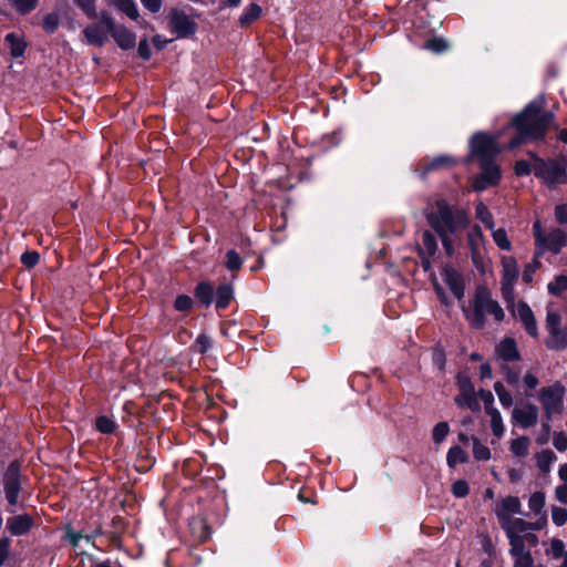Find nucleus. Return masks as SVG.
<instances>
[{
	"mask_svg": "<svg viewBox=\"0 0 567 567\" xmlns=\"http://www.w3.org/2000/svg\"><path fill=\"white\" fill-rule=\"evenodd\" d=\"M544 105L545 99L539 95L511 121V125L515 127L518 136L509 142V148H515L524 141H538L545 136L553 124L554 115L544 111Z\"/></svg>",
	"mask_w": 567,
	"mask_h": 567,
	"instance_id": "f257e3e1",
	"label": "nucleus"
},
{
	"mask_svg": "<svg viewBox=\"0 0 567 567\" xmlns=\"http://www.w3.org/2000/svg\"><path fill=\"white\" fill-rule=\"evenodd\" d=\"M429 225L439 234L449 254L452 252L450 235L465 228L468 216L463 209H452L444 199H436L426 214Z\"/></svg>",
	"mask_w": 567,
	"mask_h": 567,
	"instance_id": "f03ea898",
	"label": "nucleus"
},
{
	"mask_svg": "<svg viewBox=\"0 0 567 567\" xmlns=\"http://www.w3.org/2000/svg\"><path fill=\"white\" fill-rule=\"evenodd\" d=\"M466 319L474 328L484 326L485 316L491 315L496 321H502L505 313L498 302L492 298L491 291L484 287H477L473 303V310L463 309Z\"/></svg>",
	"mask_w": 567,
	"mask_h": 567,
	"instance_id": "7ed1b4c3",
	"label": "nucleus"
},
{
	"mask_svg": "<svg viewBox=\"0 0 567 567\" xmlns=\"http://www.w3.org/2000/svg\"><path fill=\"white\" fill-rule=\"evenodd\" d=\"M567 161L550 159L545 162L539 157H534V174L540 178L547 186L554 187L567 183Z\"/></svg>",
	"mask_w": 567,
	"mask_h": 567,
	"instance_id": "20e7f679",
	"label": "nucleus"
},
{
	"mask_svg": "<svg viewBox=\"0 0 567 567\" xmlns=\"http://www.w3.org/2000/svg\"><path fill=\"white\" fill-rule=\"evenodd\" d=\"M533 231L537 245L536 257H539L546 250L558 254L567 245V235L564 230L554 228L545 234L539 220L534 223Z\"/></svg>",
	"mask_w": 567,
	"mask_h": 567,
	"instance_id": "39448f33",
	"label": "nucleus"
},
{
	"mask_svg": "<svg viewBox=\"0 0 567 567\" xmlns=\"http://www.w3.org/2000/svg\"><path fill=\"white\" fill-rule=\"evenodd\" d=\"M497 137L485 133H476L470 140V156L467 161L477 158L480 163L494 162L499 153Z\"/></svg>",
	"mask_w": 567,
	"mask_h": 567,
	"instance_id": "423d86ee",
	"label": "nucleus"
},
{
	"mask_svg": "<svg viewBox=\"0 0 567 567\" xmlns=\"http://www.w3.org/2000/svg\"><path fill=\"white\" fill-rule=\"evenodd\" d=\"M547 525V516L538 518L536 523H528L523 518H511L503 523L502 528L505 530L508 538L509 548H517L525 546V540L522 534L528 530L542 529Z\"/></svg>",
	"mask_w": 567,
	"mask_h": 567,
	"instance_id": "0eeeda50",
	"label": "nucleus"
},
{
	"mask_svg": "<svg viewBox=\"0 0 567 567\" xmlns=\"http://www.w3.org/2000/svg\"><path fill=\"white\" fill-rule=\"evenodd\" d=\"M96 18L99 21L87 24L82 34L86 44L103 47L114 29V20L106 11L100 12Z\"/></svg>",
	"mask_w": 567,
	"mask_h": 567,
	"instance_id": "6e6552de",
	"label": "nucleus"
},
{
	"mask_svg": "<svg viewBox=\"0 0 567 567\" xmlns=\"http://www.w3.org/2000/svg\"><path fill=\"white\" fill-rule=\"evenodd\" d=\"M564 398L565 388L560 383H554L540 389L538 392V400L547 421H550L554 415L563 412Z\"/></svg>",
	"mask_w": 567,
	"mask_h": 567,
	"instance_id": "1a4fd4ad",
	"label": "nucleus"
},
{
	"mask_svg": "<svg viewBox=\"0 0 567 567\" xmlns=\"http://www.w3.org/2000/svg\"><path fill=\"white\" fill-rule=\"evenodd\" d=\"M505 380L508 385L516 389V391L525 398L534 396V391L539 385V379L533 371H526L520 380V374L518 371L506 369Z\"/></svg>",
	"mask_w": 567,
	"mask_h": 567,
	"instance_id": "9d476101",
	"label": "nucleus"
},
{
	"mask_svg": "<svg viewBox=\"0 0 567 567\" xmlns=\"http://www.w3.org/2000/svg\"><path fill=\"white\" fill-rule=\"evenodd\" d=\"M502 264V295L507 303L514 302V287L517 281L519 270L515 258L504 256Z\"/></svg>",
	"mask_w": 567,
	"mask_h": 567,
	"instance_id": "9b49d317",
	"label": "nucleus"
},
{
	"mask_svg": "<svg viewBox=\"0 0 567 567\" xmlns=\"http://www.w3.org/2000/svg\"><path fill=\"white\" fill-rule=\"evenodd\" d=\"M481 174L477 175L472 183L474 190L482 192L498 184L501 171L494 162L481 163Z\"/></svg>",
	"mask_w": 567,
	"mask_h": 567,
	"instance_id": "f8f14e48",
	"label": "nucleus"
},
{
	"mask_svg": "<svg viewBox=\"0 0 567 567\" xmlns=\"http://www.w3.org/2000/svg\"><path fill=\"white\" fill-rule=\"evenodd\" d=\"M539 417L538 408L530 402H524L515 406L512 411V419L523 429H528L537 424Z\"/></svg>",
	"mask_w": 567,
	"mask_h": 567,
	"instance_id": "ddd939ff",
	"label": "nucleus"
},
{
	"mask_svg": "<svg viewBox=\"0 0 567 567\" xmlns=\"http://www.w3.org/2000/svg\"><path fill=\"white\" fill-rule=\"evenodd\" d=\"M6 497L10 505H16L20 491V465L12 462L4 474L3 478Z\"/></svg>",
	"mask_w": 567,
	"mask_h": 567,
	"instance_id": "4468645a",
	"label": "nucleus"
},
{
	"mask_svg": "<svg viewBox=\"0 0 567 567\" xmlns=\"http://www.w3.org/2000/svg\"><path fill=\"white\" fill-rule=\"evenodd\" d=\"M511 305L513 306L512 310L514 316L519 319L526 332L532 338H538L537 321L529 306L524 301H518L517 303L513 302Z\"/></svg>",
	"mask_w": 567,
	"mask_h": 567,
	"instance_id": "2eb2a0df",
	"label": "nucleus"
},
{
	"mask_svg": "<svg viewBox=\"0 0 567 567\" xmlns=\"http://www.w3.org/2000/svg\"><path fill=\"white\" fill-rule=\"evenodd\" d=\"M169 23L173 31L179 38L189 37L196 31V23L182 11H173L171 13Z\"/></svg>",
	"mask_w": 567,
	"mask_h": 567,
	"instance_id": "dca6fc26",
	"label": "nucleus"
},
{
	"mask_svg": "<svg viewBox=\"0 0 567 567\" xmlns=\"http://www.w3.org/2000/svg\"><path fill=\"white\" fill-rule=\"evenodd\" d=\"M522 512V504L518 497L515 496H507L501 499L496 507H495V514L499 520V524L503 525V523H506L511 518H513L514 515L520 514Z\"/></svg>",
	"mask_w": 567,
	"mask_h": 567,
	"instance_id": "f3484780",
	"label": "nucleus"
},
{
	"mask_svg": "<svg viewBox=\"0 0 567 567\" xmlns=\"http://www.w3.org/2000/svg\"><path fill=\"white\" fill-rule=\"evenodd\" d=\"M32 525L33 520L29 515H17L7 520V528L14 536L28 533Z\"/></svg>",
	"mask_w": 567,
	"mask_h": 567,
	"instance_id": "a211bd4d",
	"label": "nucleus"
},
{
	"mask_svg": "<svg viewBox=\"0 0 567 567\" xmlns=\"http://www.w3.org/2000/svg\"><path fill=\"white\" fill-rule=\"evenodd\" d=\"M496 357L504 361L519 360L520 355L514 339L506 338L499 342L496 348Z\"/></svg>",
	"mask_w": 567,
	"mask_h": 567,
	"instance_id": "6ab92c4d",
	"label": "nucleus"
},
{
	"mask_svg": "<svg viewBox=\"0 0 567 567\" xmlns=\"http://www.w3.org/2000/svg\"><path fill=\"white\" fill-rule=\"evenodd\" d=\"M443 280L449 286L453 295L462 300L464 297V282L461 275L454 269H445L443 272Z\"/></svg>",
	"mask_w": 567,
	"mask_h": 567,
	"instance_id": "aec40b11",
	"label": "nucleus"
},
{
	"mask_svg": "<svg viewBox=\"0 0 567 567\" xmlns=\"http://www.w3.org/2000/svg\"><path fill=\"white\" fill-rule=\"evenodd\" d=\"M546 346L547 348L557 351L567 349V326L548 331Z\"/></svg>",
	"mask_w": 567,
	"mask_h": 567,
	"instance_id": "412c9836",
	"label": "nucleus"
},
{
	"mask_svg": "<svg viewBox=\"0 0 567 567\" xmlns=\"http://www.w3.org/2000/svg\"><path fill=\"white\" fill-rule=\"evenodd\" d=\"M111 35L123 50L132 49L135 45V34L125 27H117L114 23V29L112 30Z\"/></svg>",
	"mask_w": 567,
	"mask_h": 567,
	"instance_id": "4be33fe9",
	"label": "nucleus"
},
{
	"mask_svg": "<svg viewBox=\"0 0 567 567\" xmlns=\"http://www.w3.org/2000/svg\"><path fill=\"white\" fill-rule=\"evenodd\" d=\"M486 413L491 417V429L493 434L497 437H502L505 432V426L499 411L493 406H487Z\"/></svg>",
	"mask_w": 567,
	"mask_h": 567,
	"instance_id": "5701e85b",
	"label": "nucleus"
},
{
	"mask_svg": "<svg viewBox=\"0 0 567 567\" xmlns=\"http://www.w3.org/2000/svg\"><path fill=\"white\" fill-rule=\"evenodd\" d=\"M545 503V494L543 492H535L529 496L528 507L534 515L539 516L540 518L543 515L547 516L546 512L544 511Z\"/></svg>",
	"mask_w": 567,
	"mask_h": 567,
	"instance_id": "b1692460",
	"label": "nucleus"
},
{
	"mask_svg": "<svg viewBox=\"0 0 567 567\" xmlns=\"http://www.w3.org/2000/svg\"><path fill=\"white\" fill-rule=\"evenodd\" d=\"M557 456L551 450H543L536 454V464L537 467L543 473H548L551 468V465L556 462Z\"/></svg>",
	"mask_w": 567,
	"mask_h": 567,
	"instance_id": "393cba45",
	"label": "nucleus"
},
{
	"mask_svg": "<svg viewBox=\"0 0 567 567\" xmlns=\"http://www.w3.org/2000/svg\"><path fill=\"white\" fill-rule=\"evenodd\" d=\"M530 440L527 436H519L511 442L509 450L516 457H526L529 453Z\"/></svg>",
	"mask_w": 567,
	"mask_h": 567,
	"instance_id": "a878e982",
	"label": "nucleus"
},
{
	"mask_svg": "<svg viewBox=\"0 0 567 567\" xmlns=\"http://www.w3.org/2000/svg\"><path fill=\"white\" fill-rule=\"evenodd\" d=\"M455 403L458 406H466L473 411L478 409V402L475 398L474 389L461 390V393L455 398Z\"/></svg>",
	"mask_w": 567,
	"mask_h": 567,
	"instance_id": "bb28decb",
	"label": "nucleus"
},
{
	"mask_svg": "<svg viewBox=\"0 0 567 567\" xmlns=\"http://www.w3.org/2000/svg\"><path fill=\"white\" fill-rule=\"evenodd\" d=\"M109 2L124 12L128 18L133 20L138 18V9L134 0H109Z\"/></svg>",
	"mask_w": 567,
	"mask_h": 567,
	"instance_id": "cd10ccee",
	"label": "nucleus"
},
{
	"mask_svg": "<svg viewBox=\"0 0 567 567\" xmlns=\"http://www.w3.org/2000/svg\"><path fill=\"white\" fill-rule=\"evenodd\" d=\"M545 553L554 559H564L567 557L565 544L558 538H551L549 540V546L546 548Z\"/></svg>",
	"mask_w": 567,
	"mask_h": 567,
	"instance_id": "c85d7f7f",
	"label": "nucleus"
},
{
	"mask_svg": "<svg viewBox=\"0 0 567 567\" xmlns=\"http://www.w3.org/2000/svg\"><path fill=\"white\" fill-rule=\"evenodd\" d=\"M467 461L466 453L460 446H452L446 455V462L450 467H455L458 463Z\"/></svg>",
	"mask_w": 567,
	"mask_h": 567,
	"instance_id": "c756f323",
	"label": "nucleus"
},
{
	"mask_svg": "<svg viewBox=\"0 0 567 567\" xmlns=\"http://www.w3.org/2000/svg\"><path fill=\"white\" fill-rule=\"evenodd\" d=\"M6 42L9 44L11 54L13 56L18 58L23 54L25 44L18 35L14 33L7 34Z\"/></svg>",
	"mask_w": 567,
	"mask_h": 567,
	"instance_id": "7c9ffc66",
	"label": "nucleus"
},
{
	"mask_svg": "<svg viewBox=\"0 0 567 567\" xmlns=\"http://www.w3.org/2000/svg\"><path fill=\"white\" fill-rule=\"evenodd\" d=\"M421 250L427 256H433L437 250V241L435 236L430 231H424L422 235Z\"/></svg>",
	"mask_w": 567,
	"mask_h": 567,
	"instance_id": "2f4dec72",
	"label": "nucleus"
},
{
	"mask_svg": "<svg viewBox=\"0 0 567 567\" xmlns=\"http://www.w3.org/2000/svg\"><path fill=\"white\" fill-rule=\"evenodd\" d=\"M468 241L471 246V252L483 251L484 237L480 227H474L468 234Z\"/></svg>",
	"mask_w": 567,
	"mask_h": 567,
	"instance_id": "473e14b6",
	"label": "nucleus"
},
{
	"mask_svg": "<svg viewBox=\"0 0 567 567\" xmlns=\"http://www.w3.org/2000/svg\"><path fill=\"white\" fill-rule=\"evenodd\" d=\"M494 391L496 392L498 400L504 408L508 409L513 405V396L502 382H495Z\"/></svg>",
	"mask_w": 567,
	"mask_h": 567,
	"instance_id": "72a5a7b5",
	"label": "nucleus"
},
{
	"mask_svg": "<svg viewBox=\"0 0 567 567\" xmlns=\"http://www.w3.org/2000/svg\"><path fill=\"white\" fill-rule=\"evenodd\" d=\"M475 215L476 218L480 221H482L487 228H494L493 215L483 203H478L476 205Z\"/></svg>",
	"mask_w": 567,
	"mask_h": 567,
	"instance_id": "f704fd0d",
	"label": "nucleus"
},
{
	"mask_svg": "<svg viewBox=\"0 0 567 567\" xmlns=\"http://www.w3.org/2000/svg\"><path fill=\"white\" fill-rule=\"evenodd\" d=\"M214 288L212 285L202 282L196 288V297L205 306H208L213 300Z\"/></svg>",
	"mask_w": 567,
	"mask_h": 567,
	"instance_id": "c9c22d12",
	"label": "nucleus"
},
{
	"mask_svg": "<svg viewBox=\"0 0 567 567\" xmlns=\"http://www.w3.org/2000/svg\"><path fill=\"white\" fill-rule=\"evenodd\" d=\"M491 230H492V237H493L495 244L498 246V248H501L503 250H511L512 245L507 237L506 231L503 228H498V229L493 228Z\"/></svg>",
	"mask_w": 567,
	"mask_h": 567,
	"instance_id": "e433bc0d",
	"label": "nucleus"
},
{
	"mask_svg": "<svg viewBox=\"0 0 567 567\" xmlns=\"http://www.w3.org/2000/svg\"><path fill=\"white\" fill-rule=\"evenodd\" d=\"M73 2L89 19H95L97 17L96 0H73Z\"/></svg>",
	"mask_w": 567,
	"mask_h": 567,
	"instance_id": "4c0bfd02",
	"label": "nucleus"
},
{
	"mask_svg": "<svg viewBox=\"0 0 567 567\" xmlns=\"http://www.w3.org/2000/svg\"><path fill=\"white\" fill-rule=\"evenodd\" d=\"M233 297V290L229 286H220L217 290L216 296V307L217 308H225L228 306L230 299Z\"/></svg>",
	"mask_w": 567,
	"mask_h": 567,
	"instance_id": "58836bf2",
	"label": "nucleus"
},
{
	"mask_svg": "<svg viewBox=\"0 0 567 567\" xmlns=\"http://www.w3.org/2000/svg\"><path fill=\"white\" fill-rule=\"evenodd\" d=\"M547 288L549 293L560 295L563 291L567 290V276H556L555 279L548 284Z\"/></svg>",
	"mask_w": 567,
	"mask_h": 567,
	"instance_id": "ea45409f",
	"label": "nucleus"
},
{
	"mask_svg": "<svg viewBox=\"0 0 567 567\" xmlns=\"http://www.w3.org/2000/svg\"><path fill=\"white\" fill-rule=\"evenodd\" d=\"M450 433V426L446 422L437 423L432 431V439L435 444H441Z\"/></svg>",
	"mask_w": 567,
	"mask_h": 567,
	"instance_id": "a19ab883",
	"label": "nucleus"
},
{
	"mask_svg": "<svg viewBox=\"0 0 567 567\" xmlns=\"http://www.w3.org/2000/svg\"><path fill=\"white\" fill-rule=\"evenodd\" d=\"M261 9L258 4L251 3L247 7L240 17L241 24H248L255 21L260 16Z\"/></svg>",
	"mask_w": 567,
	"mask_h": 567,
	"instance_id": "79ce46f5",
	"label": "nucleus"
},
{
	"mask_svg": "<svg viewBox=\"0 0 567 567\" xmlns=\"http://www.w3.org/2000/svg\"><path fill=\"white\" fill-rule=\"evenodd\" d=\"M472 260L482 274H485L488 269H491V261L486 258L483 251H473Z\"/></svg>",
	"mask_w": 567,
	"mask_h": 567,
	"instance_id": "37998d69",
	"label": "nucleus"
},
{
	"mask_svg": "<svg viewBox=\"0 0 567 567\" xmlns=\"http://www.w3.org/2000/svg\"><path fill=\"white\" fill-rule=\"evenodd\" d=\"M59 24H60V17H59V14L56 12L48 13L43 18L42 27H43L44 31L48 32V33L55 32V30L58 29Z\"/></svg>",
	"mask_w": 567,
	"mask_h": 567,
	"instance_id": "c03bdc74",
	"label": "nucleus"
},
{
	"mask_svg": "<svg viewBox=\"0 0 567 567\" xmlns=\"http://www.w3.org/2000/svg\"><path fill=\"white\" fill-rule=\"evenodd\" d=\"M559 327H561L560 315L556 310H554L551 308H547V313H546V330H547V332L553 329L559 328Z\"/></svg>",
	"mask_w": 567,
	"mask_h": 567,
	"instance_id": "a18cd8bd",
	"label": "nucleus"
},
{
	"mask_svg": "<svg viewBox=\"0 0 567 567\" xmlns=\"http://www.w3.org/2000/svg\"><path fill=\"white\" fill-rule=\"evenodd\" d=\"M473 454L478 461H488L491 458V451L487 446L483 445L478 440L474 439Z\"/></svg>",
	"mask_w": 567,
	"mask_h": 567,
	"instance_id": "49530a36",
	"label": "nucleus"
},
{
	"mask_svg": "<svg viewBox=\"0 0 567 567\" xmlns=\"http://www.w3.org/2000/svg\"><path fill=\"white\" fill-rule=\"evenodd\" d=\"M37 4L38 0H12V6L14 9L22 14H25L35 9Z\"/></svg>",
	"mask_w": 567,
	"mask_h": 567,
	"instance_id": "de8ad7c7",
	"label": "nucleus"
},
{
	"mask_svg": "<svg viewBox=\"0 0 567 567\" xmlns=\"http://www.w3.org/2000/svg\"><path fill=\"white\" fill-rule=\"evenodd\" d=\"M551 519L556 526H564L567 523V509L551 506Z\"/></svg>",
	"mask_w": 567,
	"mask_h": 567,
	"instance_id": "09e8293b",
	"label": "nucleus"
},
{
	"mask_svg": "<svg viewBox=\"0 0 567 567\" xmlns=\"http://www.w3.org/2000/svg\"><path fill=\"white\" fill-rule=\"evenodd\" d=\"M534 157L535 155H530L529 161H518L515 165V172L517 175H527L529 173H534Z\"/></svg>",
	"mask_w": 567,
	"mask_h": 567,
	"instance_id": "8fccbe9b",
	"label": "nucleus"
},
{
	"mask_svg": "<svg viewBox=\"0 0 567 567\" xmlns=\"http://www.w3.org/2000/svg\"><path fill=\"white\" fill-rule=\"evenodd\" d=\"M226 257V267L229 271H236L241 267L243 260L235 250H229Z\"/></svg>",
	"mask_w": 567,
	"mask_h": 567,
	"instance_id": "3c124183",
	"label": "nucleus"
},
{
	"mask_svg": "<svg viewBox=\"0 0 567 567\" xmlns=\"http://www.w3.org/2000/svg\"><path fill=\"white\" fill-rule=\"evenodd\" d=\"M96 429L102 432V433H105V434H110L112 433L114 430H115V423L114 421H112L111 419H109L107 416H99L96 419Z\"/></svg>",
	"mask_w": 567,
	"mask_h": 567,
	"instance_id": "603ef678",
	"label": "nucleus"
},
{
	"mask_svg": "<svg viewBox=\"0 0 567 567\" xmlns=\"http://www.w3.org/2000/svg\"><path fill=\"white\" fill-rule=\"evenodd\" d=\"M539 267L538 257L535 256L534 260L529 262L523 271V280L527 285L532 284L533 276Z\"/></svg>",
	"mask_w": 567,
	"mask_h": 567,
	"instance_id": "864d4df0",
	"label": "nucleus"
},
{
	"mask_svg": "<svg viewBox=\"0 0 567 567\" xmlns=\"http://www.w3.org/2000/svg\"><path fill=\"white\" fill-rule=\"evenodd\" d=\"M425 49L431 50L435 53H441L447 50L449 44L443 39H432L425 43Z\"/></svg>",
	"mask_w": 567,
	"mask_h": 567,
	"instance_id": "5fc2aeb1",
	"label": "nucleus"
},
{
	"mask_svg": "<svg viewBox=\"0 0 567 567\" xmlns=\"http://www.w3.org/2000/svg\"><path fill=\"white\" fill-rule=\"evenodd\" d=\"M553 445L559 452L567 451V435L564 432H555L553 435Z\"/></svg>",
	"mask_w": 567,
	"mask_h": 567,
	"instance_id": "6e6d98bb",
	"label": "nucleus"
},
{
	"mask_svg": "<svg viewBox=\"0 0 567 567\" xmlns=\"http://www.w3.org/2000/svg\"><path fill=\"white\" fill-rule=\"evenodd\" d=\"M39 258L40 256L37 251H27L21 256V262L25 267L32 268L38 264Z\"/></svg>",
	"mask_w": 567,
	"mask_h": 567,
	"instance_id": "4d7b16f0",
	"label": "nucleus"
},
{
	"mask_svg": "<svg viewBox=\"0 0 567 567\" xmlns=\"http://www.w3.org/2000/svg\"><path fill=\"white\" fill-rule=\"evenodd\" d=\"M468 485L465 481H456L452 486V492L456 497H464L468 494Z\"/></svg>",
	"mask_w": 567,
	"mask_h": 567,
	"instance_id": "13d9d810",
	"label": "nucleus"
},
{
	"mask_svg": "<svg viewBox=\"0 0 567 567\" xmlns=\"http://www.w3.org/2000/svg\"><path fill=\"white\" fill-rule=\"evenodd\" d=\"M210 339L205 334H199L195 342V349L199 353H205L210 348Z\"/></svg>",
	"mask_w": 567,
	"mask_h": 567,
	"instance_id": "bf43d9fd",
	"label": "nucleus"
},
{
	"mask_svg": "<svg viewBox=\"0 0 567 567\" xmlns=\"http://www.w3.org/2000/svg\"><path fill=\"white\" fill-rule=\"evenodd\" d=\"M452 164H455V159L450 157V156H439L436 158H434L430 164H429V169H435L442 165H452Z\"/></svg>",
	"mask_w": 567,
	"mask_h": 567,
	"instance_id": "052dcab7",
	"label": "nucleus"
},
{
	"mask_svg": "<svg viewBox=\"0 0 567 567\" xmlns=\"http://www.w3.org/2000/svg\"><path fill=\"white\" fill-rule=\"evenodd\" d=\"M192 299L188 296L182 295L178 296L175 300V308L178 311H186L192 307Z\"/></svg>",
	"mask_w": 567,
	"mask_h": 567,
	"instance_id": "680f3d73",
	"label": "nucleus"
},
{
	"mask_svg": "<svg viewBox=\"0 0 567 567\" xmlns=\"http://www.w3.org/2000/svg\"><path fill=\"white\" fill-rule=\"evenodd\" d=\"M555 216L558 223L567 224V204L556 206Z\"/></svg>",
	"mask_w": 567,
	"mask_h": 567,
	"instance_id": "e2e57ef3",
	"label": "nucleus"
},
{
	"mask_svg": "<svg viewBox=\"0 0 567 567\" xmlns=\"http://www.w3.org/2000/svg\"><path fill=\"white\" fill-rule=\"evenodd\" d=\"M10 540L8 538L0 539V566L6 561L9 555Z\"/></svg>",
	"mask_w": 567,
	"mask_h": 567,
	"instance_id": "0e129e2a",
	"label": "nucleus"
},
{
	"mask_svg": "<svg viewBox=\"0 0 567 567\" xmlns=\"http://www.w3.org/2000/svg\"><path fill=\"white\" fill-rule=\"evenodd\" d=\"M66 537H68L69 542L74 547H78L82 539H85L86 542H90V537L89 536H84V535H82L80 533H75V532H68Z\"/></svg>",
	"mask_w": 567,
	"mask_h": 567,
	"instance_id": "69168bd1",
	"label": "nucleus"
},
{
	"mask_svg": "<svg viewBox=\"0 0 567 567\" xmlns=\"http://www.w3.org/2000/svg\"><path fill=\"white\" fill-rule=\"evenodd\" d=\"M138 54L144 60H147L151 58V47L146 39L141 40L138 43Z\"/></svg>",
	"mask_w": 567,
	"mask_h": 567,
	"instance_id": "338daca9",
	"label": "nucleus"
},
{
	"mask_svg": "<svg viewBox=\"0 0 567 567\" xmlns=\"http://www.w3.org/2000/svg\"><path fill=\"white\" fill-rule=\"evenodd\" d=\"M555 496L560 503L567 505V483L556 486Z\"/></svg>",
	"mask_w": 567,
	"mask_h": 567,
	"instance_id": "774afa93",
	"label": "nucleus"
}]
</instances>
